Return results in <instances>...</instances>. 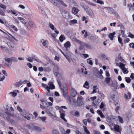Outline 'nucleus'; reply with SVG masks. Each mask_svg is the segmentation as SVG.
I'll list each match as a JSON object with an SVG mask.
<instances>
[{
  "mask_svg": "<svg viewBox=\"0 0 134 134\" xmlns=\"http://www.w3.org/2000/svg\"><path fill=\"white\" fill-rule=\"evenodd\" d=\"M83 98L82 97H78L77 101H76L75 100H73V102L75 104L76 103H77V105L79 106H81L82 105H84V102L82 100Z\"/></svg>",
  "mask_w": 134,
  "mask_h": 134,
  "instance_id": "nucleus-4",
  "label": "nucleus"
},
{
  "mask_svg": "<svg viewBox=\"0 0 134 134\" xmlns=\"http://www.w3.org/2000/svg\"><path fill=\"white\" fill-rule=\"evenodd\" d=\"M27 65L29 66L30 68H31L32 67V65L30 63H27Z\"/></svg>",
  "mask_w": 134,
  "mask_h": 134,
  "instance_id": "nucleus-52",
  "label": "nucleus"
},
{
  "mask_svg": "<svg viewBox=\"0 0 134 134\" xmlns=\"http://www.w3.org/2000/svg\"><path fill=\"white\" fill-rule=\"evenodd\" d=\"M83 8L86 11L87 13H88L89 11H90V10H91V9L87 5L85 6V7H84Z\"/></svg>",
  "mask_w": 134,
  "mask_h": 134,
  "instance_id": "nucleus-30",
  "label": "nucleus"
},
{
  "mask_svg": "<svg viewBox=\"0 0 134 134\" xmlns=\"http://www.w3.org/2000/svg\"><path fill=\"white\" fill-rule=\"evenodd\" d=\"M82 55L85 58H87L89 57L88 55L87 54H83Z\"/></svg>",
  "mask_w": 134,
  "mask_h": 134,
  "instance_id": "nucleus-62",
  "label": "nucleus"
},
{
  "mask_svg": "<svg viewBox=\"0 0 134 134\" xmlns=\"http://www.w3.org/2000/svg\"><path fill=\"white\" fill-rule=\"evenodd\" d=\"M54 59L58 62L59 61L60 58L59 57L56 56L54 58Z\"/></svg>",
  "mask_w": 134,
  "mask_h": 134,
  "instance_id": "nucleus-58",
  "label": "nucleus"
},
{
  "mask_svg": "<svg viewBox=\"0 0 134 134\" xmlns=\"http://www.w3.org/2000/svg\"><path fill=\"white\" fill-rule=\"evenodd\" d=\"M87 13L92 18H93L94 17V14L91 9Z\"/></svg>",
  "mask_w": 134,
  "mask_h": 134,
  "instance_id": "nucleus-18",
  "label": "nucleus"
},
{
  "mask_svg": "<svg viewBox=\"0 0 134 134\" xmlns=\"http://www.w3.org/2000/svg\"><path fill=\"white\" fill-rule=\"evenodd\" d=\"M52 3L56 5L58 4L62 5L65 7L67 6L61 0H51Z\"/></svg>",
  "mask_w": 134,
  "mask_h": 134,
  "instance_id": "nucleus-5",
  "label": "nucleus"
},
{
  "mask_svg": "<svg viewBox=\"0 0 134 134\" xmlns=\"http://www.w3.org/2000/svg\"><path fill=\"white\" fill-rule=\"evenodd\" d=\"M53 110V108L52 107L48 106L45 110V111L49 116H51L52 118H53L55 117V116L51 113V112Z\"/></svg>",
  "mask_w": 134,
  "mask_h": 134,
  "instance_id": "nucleus-3",
  "label": "nucleus"
},
{
  "mask_svg": "<svg viewBox=\"0 0 134 134\" xmlns=\"http://www.w3.org/2000/svg\"><path fill=\"white\" fill-rule=\"evenodd\" d=\"M125 87V85H124V84L123 83H122L120 84V86L119 87L120 88H124Z\"/></svg>",
  "mask_w": 134,
  "mask_h": 134,
  "instance_id": "nucleus-57",
  "label": "nucleus"
},
{
  "mask_svg": "<svg viewBox=\"0 0 134 134\" xmlns=\"http://www.w3.org/2000/svg\"><path fill=\"white\" fill-rule=\"evenodd\" d=\"M66 54H64V56L67 59L68 61L70 62V58L71 56V53L68 51H66Z\"/></svg>",
  "mask_w": 134,
  "mask_h": 134,
  "instance_id": "nucleus-10",
  "label": "nucleus"
},
{
  "mask_svg": "<svg viewBox=\"0 0 134 134\" xmlns=\"http://www.w3.org/2000/svg\"><path fill=\"white\" fill-rule=\"evenodd\" d=\"M114 129L115 131L117 132L119 131V126L117 125H115L114 126Z\"/></svg>",
  "mask_w": 134,
  "mask_h": 134,
  "instance_id": "nucleus-26",
  "label": "nucleus"
},
{
  "mask_svg": "<svg viewBox=\"0 0 134 134\" xmlns=\"http://www.w3.org/2000/svg\"><path fill=\"white\" fill-rule=\"evenodd\" d=\"M130 41L129 38H127L124 40V42L125 43H128Z\"/></svg>",
  "mask_w": 134,
  "mask_h": 134,
  "instance_id": "nucleus-64",
  "label": "nucleus"
},
{
  "mask_svg": "<svg viewBox=\"0 0 134 134\" xmlns=\"http://www.w3.org/2000/svg\"><path fill=\"white\" fill-rule=\"evenodd\" d=\"M65 116V114L64 113H61L60 114V118L63 120L65 122H66L67 121L64 118Z\"/></svg>",
  "mask_w": 134,
  "mask_h": 134,
  "instance_id": "nucleus-22",
  "label": "nucleus"
},
{
  "mask_svg": "<svg viewBox=\"0 0 134 134\" xmlns=\"http://www.w3.org/2000/svg\"><path fill=\"white\" fill-rule=\"evenodd\" d=\"M51 70V69L49 67H47L44 68V70L46 71L49 72Z\"/></svg>",
  "mask_w": 134,
  "mask_h": 134,
  "instance_id": "nucleus-34",
  "label": "nucleus"
},
{
  "mask_svg": "<svg viewBox=\"0 0 134 134\" xmlns=\"http://www.w3.org/2000/svg\"><path fill=\"white\" fill-rule=\"evenodd\" d=\"M32 130H33L35 131L38 132H40L42 130V129L38 126H34Z\"/></svg>",
  "mask_w": 134,
  "mask_h": 134,
  "instance_id": "nucleus-15",
  "label": "nucleus"
},
{
  "mask_svg": "<svg viewBox=\"0 0 134 134\" xmlns=\"http://www.w3.org/2000/svg\"><path fill=\"white\" fill-rule=\"evenodd\" d=\"M71 93L72 96L74 97L76 96L77 94L76 92L73 88H71Z\"/></svg>",
  "mask_w": 134,
  "mask_h": 134,
  "instance_id": "nucleus-12",
  "label": "nucleus"
},
{
  "mask_svg": "<svg viewBox=\"0 0 134 134\" xmlns=\"http://www.w3.org/2000/svg\"><path fill=\"white\" fill-rule=\"evenodd\" d=\"M65 39V37L64 35H62L59 37V39L61 42H62Z\"/></svg>",
  "mask_w": 134,
  "mask_h": 134,
  "instance_id": "nucleus-21",
  "label": "nucleus"
},
{
  "mask_svg": "<svg viewBox=\"0 0 134 134\" xmlns=\"http://www.w3.org/2000/svg\"><path fill=\"white\" fill-rule=\"evenodd\" d=\"M53 134H59V133L57 130H54L53 131Z\"/></svg>",
  "mask_w": 134,
  "mask_h": 134,
  "instance_id": "nucleus-53",
  "label": "nucleus"
},
{
  "mask_svg": "<svg viewBox=\"0 0 134 134\" xmlns=\"http://www.w3.org/2000/svg\"><path fill=\"white\" fill-rule=\"evenodd\" d=\"M105 80L106 82L107 83H108L110 82L111 79L110 77H108L106 78Z\"/></svg>",
  "mask_w": 134,
  "mask_h": 134,
  "instance_id": "nucleus-40",
  "label": "nucleus"
},
{
  "mask_svg": "<svg viewBox=\"0 0 134 134\" xmlns=\"http://www.w3.org/2000/svg\"><path fill=\"white\" fill-rule=\"evenodd\" d=\"M70 25H74L76 23H77V20L75 19L72 20H71L70 21Z\"/></svg>",
  "mask_w": 134,
  "mask_h": 134,
  "instance_id": "nucleus-27",
  "label": "nucleus"
},
{
  "mask_svg": "<svg viewBox=\"0 0 134 134\" xmlns=\"http://www.w3.org/2000/svg\"><path fill=\"white\" fill-rule=\"evenodd\" d=\"M96 2L98 3L101 4H104V2L100 0H97Z\"/></svg>",
  "mask_w": 134,
  "mask_h": 134,
  "instance_id": "nucleus-50",
  "label": "nucleus"
},
{
  "mask_svg": "<svg viewBox=\"0 0 134 134\" xmlns=\"http://www.w3.org/2000/svg\"><path fill=\"white\" fill-rule=\"evenodd\" d=\"M79 10L78 9L75 7H74L72 9V12L74 14H76L77 13Z\"/></svg>",
  "mask_w": 134,
  "mask_h": 134,
  "instance_id": "nucleus-17",
  "label": "nucleus"
},
{
  "mask_svg": "<svg viewBox=\"0 0 134 134\" xmlns=\"http://www.w3.org/2000/svg\"><path fill=\"white\" fill-rule=\"evenodd\" d=\"M86 2L89 4L90 5H92L93 6H95V4L91 2L90 1H86Z\"/></svg>",
  "mask_w": 134,
  "mask_h": 134,
  "instance_id": "nucleus-42",
  "label": "nucleus"
},
{
  "mask_svg": "<svg viewBox=\"0 0 134 134\" xmlns=\"http://www.w3.org/2000/svg\"><path fill=\"white\" fill-rule=\"evenodd\" d=\"M90 58L87 59V62L90 64L92 65H93L92 61L91 60H90Z\"/></svg>",
  "mask_w": 134,
  "mask_h": 134,
  "instance_id": "nucleus-44",
  "label": "nucleus"
},
{
  "mask_svg": "<svg viewBox=\"0 0 134 134\" xmlns=\"http://www.w3.org/2000/svg\"><path fill=\"white\" fill-rule=\"evenodd\" d=\"M0 7L4 9H5L6 8V7L5 5L1 3H0Z\"/></svg>",
  "mask_w": 134,
  "mask_h": 134,
  "instance_id": "nucleus-38",
  "label": "nucleus"
},
{
  "mask_svg": "<svg viewBox=\"0 0 134 134\" xmlns=\"http://www.w3.org/2000/svg\"><path fill=\"white\" fill-rule=\"evenodd\" d=\"M88 38L92 41H94L96 40V38L92 36H90L88 37Z\"/></svg>",
  "mask_w": 134,
  "mask_h": 134,
  "instance_id": "nucleus-28",
  "label": "nucleus"
},
{
  "mask_svg": "<svg viewBox=\"0 0 134 134\" xmlns=\"http://www.w3.org/2000/svg\"><path fill=\"white\" fill-rule=\"evenodd\" d=\"M115 34V32L114 31L113 33H110L108 35V37L111 40L113 41V40L114 36Z\"/></svg>",
  "mask_w": 134,
  "mask_h": 134,
  "instance_id": "nucleus-14",
  "label": "nucleus"
},
{
  "mask_svg": "<svg viewBox=\"0 0 134 134\" xmlns=\"http://www.w3.org/2000/svg\"><path fill=\"white\" fill-rule=\"evenodd\" d=\"M118 38L119 42L121 44L122 43V40L121 39L119 36L118 37Z\"/></svg>",
  "mask_w": 134,
  "mask_h": 134,
  "instance_id": "nucleus-56",
  "label": "nucleus"
},
{
  "mask_svg": "<svg viewBox=\"0 0 134 134\" xmlns=\"http://www.w3.org/2000/svg\"><path fill=\"white\" fill-rule=\"evenodd\" d=\"M12 95L14 97H15L17 95V93H16L13 92L11 93Z\"/></svg>",
  "mask_w": 134,
  "mask_h": 134,
  "instance_id": "nucleus-63",
  "label": "nucleus"
},
{
  "mask_svg": "<svg viewBox=\"0 0 134 134\" xmlns=\"http://www.w3.org/2000/svg\"><path fill=\"white\" fill-rule=\"evenodd\" d=\"M40 118L42 121L44 122L46 119V117L45 116L41 117Z\"/></svg>",
  "mask_w": 134,
  "mask_h": 134,
  "instance_id": "nucleus-41",
  "label": "nucleus"
},
{
  "mask_svg": "<svg viewBox=\"0 0 134 134\" xmlns=\"http://www.w3.org/2000/svg\"><path fill=\"white\" fill-rule=\"evenodd\" d=\"M119 64L120 65L119 66L122 70L123 73L124 74H127L128 71L127 70V69L125 67V64H123L121 62H120Z\"/></svg>",
  "mask_w": 134,
  "mask_h": 134,
  "instance_id": "nucleus-6",
  "label": "nucleus"
},
{
  "mask_svg": "<svg viewBox=\"0 0 134 134\" xmlns=\"http://www.w3.org/2000/svg\"><path fill=\"white\" fill-rule=\"evenodd\" d=\"M87 121L86 119H84L83 120V123L85 125H87Z\"/></svg>",
  "mask_w": 134,
  "mask_h": 134,
  "instance_id": "nucleus-55",
  "label": "nucleus"
},
{
  "mask_svg": "<svg viewBox=\"0 0 134 134\" xmlns=\"http://www.w3.org/2000/svg\"><path fill=\"white\" fill-rule=\"evenodd\" d=\"M17 109L20 112H21L22 111V110L20 108V107L18 106L17 107Z\"/></svg>",
  "mask_w": 134,
  "mask_h": 134,
  "instance_id": "nucleus-60",
  "label": "nucleus"
},
{
  "mask_svg": "<svg viewBox=\"0 0 134 134\" xmlns=\"http://www.w3.org/2000/svg\"><path fill=\"white\" fill-rule=\"evenodd\" d=\"M27 60L28 61L30 62H32V58L31 57H29L27 59Z\"/></svg>",
  "mask_w": 134,
  "mask_h": 134,
  "instance_id": "nucleus-59",
  "label": "nucleus"
},
{
  "mask_svg": "<svg viewBox=\"0 0 134 134\" xmlns=\"http://www.w3.org/2000/svg\"><path fill=\"white\" fill-rule=\"evenodd\" d=\"M8 13H11L12 14L15 15V16H17L18 15V13L19 14H21V13L19 12H17L16 10H10L8 11Z\"/></svg>",
  "mask_w": 134,
  "mask_h": 134,
  "instance_id": "nucleus-11",
  "label": "nucleus"
},
{
  "mask_svg": "<svg viewBox=\"0 0 134 134\" xmlns=\"http://www.w3.org/2000/svg\"><path fill=\"white\" fill-rule=\"evenodd\" d=\"M71 45V43L70 42L68 41H67L64 44V46L65 47L64 50L65 51H67L68 48L70 47Z\"/></svg>",
  "mask_w": 134,
  "mask_h": 134,
  "instance_id": "nucleus-9",
  "label": "nucleus"
},
{
  "mask_svg": "<svg viewBox=\"0 0 134 134\" xmlns=\"http://www.w3.org/2000/svg\"><path fill=\"white\" fill-rule=\"evenodd\" d=\"M127 94H125V98L126 99L130 98L131 96V93L130 92H128Z\"/></svg>",
  "mask_w": 134,
  "mask_h": 134,
  "instance_id": "nucleus-25",
  "label": "nucleus"
},
{
  "mask_svg": "<svg viewBox=\"0 0 134 134\" xmlns=\"http://www.w3.org/2000/svg\"><path fill=\"white\" fill-rule=\"evenodd\" d=\"M11 58L12 62H17L18 61L17 59L15 57H11Z\"/></svg>",
  "mask_w": 134,
  "mask_h": 134,
  "instance_id": "nucleus-36",
  "label": "nucleus"
},
{
  "mask_svg": "<svg viewBox=\"0 0 134 134\" xmlns=\"http://www.w3.org/2000/svg\"><path fill=\"white\" fill-rule=\"evenodd\" d=\"M59 129L62 134H66L65 131L63 128L62 127H60L59 128Z\"/></svg>",
  "mask_w": 134,
  "mask_h": 134,
  "instance_id": "nucleus-31",
  "label": "nucleus"
},
{
  "mask_svg": "<svg viewBox=\"0 0 134 134\" xmlns=\"http://www.w3.org/2000/svg\"><path fill=\"white\" fill-rule=\"evenodd\" d=\"M85 48L87 49H90L91 48V47L89 45L86 43L85 47Z\"/></svg>",
  "mask_w": 134,
  "mask_h": 134,
  "instance_id": "nucleus-46",
  "label": "nucleus"
},
{
  "mask_svg": "<svg viewBox=\"0 0 134 134\" xmlns=\"http://www.w3.org/2000/svg\"><path fill=\"white\" fill-rule=\"evenodd\" d=\"M118 117L120 122L121 123H123V119L120 116H118Z\"/></svg>",
  "mask_w": 134,
  "mask_h": 134,
  "instance_id": "nucleus-49",
  "label": "nucleus"
},
{
  "mask_svg": "<svg viewBox=\"0 0 134 134\" xmlns=\"http://www.w3.org/2000/svg\"><path fill=\"white\" fill-rule=\"evenodd\" d=\"M19 18L20 20L21 23L24 24H26V23L25 22V19L23 18L20 17H19Z\"/></svg>",
  "mask_w": 134,
  "mask_h": 134,
  "instance_id": "nucleus-32",
  "label": "nucleus"
},
{
  "mask_svg": "<svg viewBox=\"0 0 134 134\" xmlns=\"http://www.w3.org/2000/svg\"><path fill=\"white\" fill-rule=\"evenodd\" d=\"M49 27L52 30H57L54 27V26L51 23H49Z\"/></svg>",
  "mask_w": 134,
  "mask_h": 134,
  "instance_id": "nucleus-20",
  "label": "nucleus"
},
{
  "mask_svg": "<svg viewBox=\"0 0 134 134\" xmlns=\"http://www.w3.org/2000/svg\"><path fill=\"white\" fill-rule=\"evenodd\" d=\"M48 86L46 87V89L48 91V93L50 92V90H53L55 88V87L53 85V83L52 82H50L48 84Z\"/></svg>",
  "mask_w": 134,
  "mask_h": 134,
  "instance_id": "nucleus-7",
  "label": "nucleus"
},
{
  "mask_svg": "<svg viewBox=\"0 0 134 134\" xmlns=\"http://www.w3.org/2000/svg\"><path fill=\"white\" fill-rule=\"evenodd\" d=\"M125 81L127 83H129L130 82L131 79L130 78L125 77Z\"/></svg>",
  "mask_w": 134,
  "mask_h": 134,
  "instance_id": "nucleus-43",
  "label": "nucleus"
},
{
  "mask_svg": "<svg viewBox=\"0 0 134 134\" xmlns=\"http://www.w3.org/2000/svg\"><path fill=\"white\" fill-rule=\"evenodd\" d=\"M75 115L76 116L79 117L80 116L79 112L77 111H75Z\"/></svg>",
  "mask_w": 134,
  "mask_h": 134,
  "instance_id": "nucleus-45",
  "label": "nucleus"
},
{
  "mask_svg": "<svg viewBox=\"0 0 134 134\" xmlns=\"http://www.w3.org/2000/svg\"><path fill=\"white\" fill-rule=\"evenodd\" d=\"M38 8L39 11L40 13H41L44 15H46V14L44 12V9L42 8L41 7L39 6L38 7Z\"/></svg>",
  "mask_w": 134,
  "mask_h": 134,
  "instance_id": "nucleus-13",
  "label": "nucleus"
},
{
  "mask_svg": "<svg viewBox=\"0 0 134 134\" xmlns=\"http://www.w3.org/2000/svg\"><path fill=\"white\" fill-rule=\"evenodd\" d=\"M60 11L62 15L64 18L68 19L71 18V16L68 12L65 11L63 9L62 10Z\"/></svg>",
  "mask_w": 134,
  "mask_h": 134,
  "instance_id": "nucleus-2",
  "label": "nucleus"
},
{
  "mask_svg": "<svg viewBox=\"0 0 134 134\" xmlns=\"http://www.w3.org/2000/svg\"><path fill=\"white\" fill-rule=\"evenodd\" d=\"M129 46L131 47L134 49V43H131L129 44Z\"/></svg>",
  "mask_w": 134,
  "mask_h": 134,
  "instance_id": "nucleus-54",
  "label": "nucleus"
},
{
  "mask_svg": "<svg viewBox=\"0 0 134 134\" xmlns=\"http://www.w3.org/2000/svg\"><path fill=\"white\" fill-rule=\"evenodd\" d=\"M121 54L119 53V54L118 58L119 60L121 61L122 63H125L126 62L125 60L122 58V57L121 56Z\"/></svg>",
  "mask_w": 134,
  "mask_h": 134,
  "instance_id": "nucleus-19",
  "label": "nucleus"
},
{
  "mask_svg": "<svg viewBox=\"0 0 134 134\" xmlns=\"http://www.w3.org/2000/svg\"><path fill=\"white\" fill-rule=\"evenodd\" d=\"M5 62V64L8 66H10L12 64L11 58H5L4 59Z\"/></svg>",
  "mask_w": 134,
  "mask_h": 134,
  "instance_id": "nucleus-8",
  "label": "nucleus"
},
{
  "mask_svg": "<svg viewBox=\"0 0 134 134\" xmlns=\"http://www.w3.org/2000/svg\"><path fill=\"white\" fill-rule=\"evenodd\" d=\"M10 27L12 28L15 31H18V29L17 28L15 27V26H14L13 25H12L10 26Z\"/></svg>",
  "mask_w": 134,
  "mask_h": 134,
  "instance_id": "nucleus-37",
  "label": "nucleus"
},
{
  "mask_svg": "<svg viewBox=\"0 0 134 134\" xmlns=\"http://www.w3.org/2000/svg\"><path fill=\"white\" fill-rule=\"evenodd\" d=\"M88 85H89V83H88V82L87 81H86L85 82L84 84V85H83V87L85 88H88H88L87 87H85V86H88Z\"/></svg>",
  "mask_w": 134,
  "mask_h": 134,
  "instance_id": "nucleus-39",
  "label": "nucleus"
},
{
  "mask_svg": "<svg viewBox=\"0 0 134 134\" xmlns=\"http://www.w3.org/2000/svg\"><path fill=\"white\" fill-rule=\"evenodd\" d=\"M114 15L117 18L119 19H120V16L117 12H116L115 13Z\"/></svg>",
  "mask_w": 134,
  "mask_h": 134,
  "instance_id": "nucleus-51",
  "label": "nucleus"
},
{
  "mask_svg": "<svg viewBox=\"0 0 134 134\" xmlns=\"http://www.w3.org/2000/svg\"><path fill=\"white\" fill-rule=\"evenodd\" d=\"M55 69V71L56 72L55 73V75H56V76L57 77L58 79L57 80L58 83L60 87L61 90L63 92L64 94H67V91L66 88V85H64L63 88H62L61 87L62 85L61 82L60 80L62 79V77L57 72L58 70V67L56 65L55 66L54 69Z\"/></svg>",
  "mask_w": 134,
  "mask_h": 134,
  "instance_id": "nucleus-1",
  "label": "nucleus"
},
{
  "mask_svg": "<svg viewBox=\"0 0 134 134\" xmlns=\"http://www.w3.org/2000/svg\"><path fill=\"white\" fill-rule=\"evenodd\" d=\"M94 134H99L100 133L99 132L97 131L96 130H95L93 131Z\"/></svg>",
  "mask_w": 134,
  "mask_h": 134,
  "instance_id": "nucleus-61",
  "label": "nucleus"
},
{
  "mask_svg": "<svg viewBox=\"0 0 134 134\" xmlns=\"http://www.w3.org/2000/svg\"><path fill=\"white\" fill-rule=\"evenodd\" d=\"M81 72L82 73L85 74H86L87 73V72L86 71V68L84 69V68H82L81 69Z\"/></svg>",
  "mask_w": 134,
  "mask_h": 134,
  "instance_id": "nucleus-29",
  "label": "nucleus"
},
{
  "mask_svg": "<svg viewBox=\"0 0 134 134\" xmlns=\"http://www.w3.org/2000/svg\"><path fill=\"white\" fill-rule=\"evenodd\" d=\"M83 127L84 128V131L87 134H90V132L87 129V127L85 126H83Z\"/></svg>",
  "mask_w": 134,
  "mask_h": 134,
  "instance_id": "nucleus-33",
  "label": "nucleus"
},
{
  "mask_svg": "<svg viewBox=\"0 0 134 134\" xmlns=\"http://www.w3.org/2000/svg\"><path fill=\"white\" fill-rule=\"evenodd\" d=\"M54 31L55 32V33L51 34L52 37L54 38H56L57 35L59 33V31L57 30H54Z\"/></svg>",
  "mask_w": 134,
  "mask_h": 134,
  "instance_id": "nucleus-16",
  "label": "nucleus"
},
{
  "mask_svg": "<svg viewBox=\"0 0 134 134\" xmlns=\"http://www.w3.org/2000/svg\"><path fill=\"white\" fill-rule=\"evenodd\" d=\"M32 59L39 63H41V61H40L36 56H34L32 57Z\"/></svg>",
  "mask_w": 134,
  "mask_h": 134,
  "instance_id": "nucleus-23",
  "label": "nucleus"
},
{
  "mask_svg": "<svg viewBox=\"0 0 134 134\" xmlns=\"http://www.w3.org/2000/svg\"><path fill=\"white\" fill-rule=\"evenodd\" d=\"M23 82L20 81L16 83L15 84V86L16 87H19L22 84Z\"/></svg>",
  "mask_w": 134,
  "mask_h": 134,
  "instance_id": "nucleus-35",
  "label": "nucleus"
},
{
  "mask_svg": "<svg viewBox=\"0 0 134 134\" xmlns=\"http://www.w3.org/2000/svg\"><path fill=\"white\" fill-rule=\"evenodd\" d=\"M23 14V16L25 18H29V16L28 14Z\"/></svg>",
  "mask_w": 134,
  "mask_h": 134,
  "instance_id": "nucleus-48",
  "label": "nucleus"
},
{
  "mask_svg": "<svg viewBox=\"0 0 134 134\" xmlns=\"http://www.w3.org/2000/svg\"><path fill=\"white\" fill-rule=\"evenodd\" d=\"M77 42L79 43L80 44V46H83L84 48H85V45L86 44L85 43L79 40H78L77 41Z\"/></svg>",
  "mask_w": 134,
  "mask_h": 134,
  "instance_id": "nucleus-24",
  "label": "nucleus"
},
{
  "mask_svg": "<svg viewBox=\"0 0 134 134\" xmlns=\"http://www.w3.org/2000/svg\"><path fill=\"white\" fill-rule=\"evenodd\" d=\"M104 106V103L103 102H102L100 104V109H102V108H103Z\"/></svg>",
  "mask_w": 134,
  "mask_h": 134,
  "instance_id": "nucleus-47",
  "label": "nucleus"
}]
</instances>
